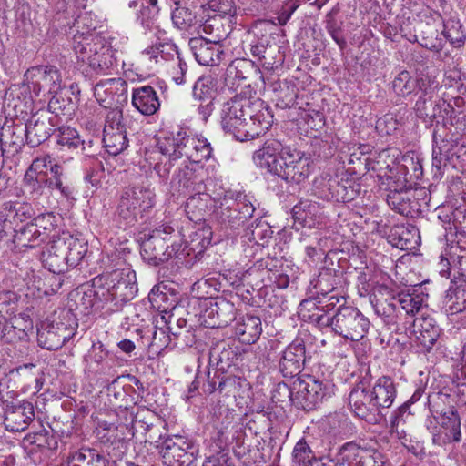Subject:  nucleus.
I'll return each mask as SVG.
<instances>
[{
	"instance_id": "48",
	"label": "nucleus",
	"mask_w": 466,
	"mask_h": 466,
	"mask_svg": "<svg viewBox=\"0 0 466 466\" xmlns=\"http://www.w3.org/2000/svg\"><path fill=\"white\" fill-rule=\"evenodd\" d=\"M292 462L294 466H319L309 445L303 439L299 440L293 449Z\"/></svg>"
},
{
	"instance_id": "52",
	"label": "nucleus",
	"mask_w": 466,
	"mask_h": 466,
	"mask_svg": "<svg viewBox=\"0 0 466 466\" xmlns=\"http://www.w3.org/2000/svg\"><path fill=\"white\" fill-rule=\"evenodd\" d=\"M272 234L271 227L266 221L259 220L255 225H250L246 236L248 240L254 241L257 245L265 246L271 238Z\"/></svg>"
},
{
	"instance_id": "22",
	"label": "nucleus",
	"mask_w": 466,
	"mask_h": 466,
	"mask_svg": "<svg viewBox=\"0 0 466 466\" xmlns=\"http://www.w3.org/2000/svg\"><path fill=\"white\" fill-rule=\"evenodd\" d=\"M305 346L301 339H295L283 351L279 369L284 377L299 374L304 363Z\"/></svg>"
},
{
	"instance_id": "17",
	"label": "nucleus",
	"mask_w": 466,
	"mask_h": 466,
	"mask_svg": "<svg viewBox=\"0 0 466 466\" xmlns=\"http://www.w3.org/2000/svg\"><path fill=\"white\" fill-rule=\"evenodd\" d=\"M188 129L182 127L162 132L157 137V147L169 165L185 157Z\"/></svg>"
},
{
	"instance_id": "43",
	"label": "nucleus",
	"mask_w": 466,
	"mask_h": 466,
	"mask_svg": "<svg viewBox=\"0 0 466 466\" xmlns=\"http://www.w3.org/2000/svg\"><path fill=\"white\" fill-rule=\"evenodd\" d=\"M324 302V299H321L319 296L303 299L299 305V315L305 321L317 326L315 317H329V314L325 313V309L322 308Z\"/></svg>"
},
{
	"instance_id": "21",
	"label": "nucleus",
	"mask_w": 466,
	"mask_h": 466,
	"mask_svg": "<svg viewBox=\"0 0 466 466\" xmlns=\"http://www.w3.org/2000/svg\"><path fill=\"white\" fill-rule=\"evenodd\" d=\"M141 256L150 265L157 266L172 258V252L159 233H152L141 244Z\"/></svg>"
},
{
	"instance_id": "20",
	"label": "nucleus",
	"mask_w": 466,
	"mask_h": 466,
	"mask_svg": "<svg viewBox=\"0 0 466 466\" xmlns=\"http://www.w3.org/2000/svg\"><path fill=\"white\" fill-rule=\"evenodd\" d=\"M349 403L355 416L369 422L377 420V415L380 410L371 398L369 390L359 386L354 388L349 395Z\"/></svg>"
},
{
	"instance_id": "2",
	"label": "nucleus",
	"mask_w": 466,
	"mask_h": 466,
	"mask_svg": "<svg viewBox=\"0 0 466 466\" xmlns=\"http://www.w3.org/2000/svg\"><path fill=\"white\" fill-rule=\"evenodd\" d=\"M253 160L257 167L278 176L288 183L299 184L310 174V161L305 154L284 147L276 139L267 140L255 151Z\"/></svg>"
},
{
	"instance_id": "13",
	"label": "nucleus",
	"mask_w": 466,
	"mask_h": 466,
	"mask_svg": "<svg viewBox=\"0 0 466 466\" xmlns=\"http://www.w3.org/2000/svg\"><path fill=\"white\" fill-rule=\"evenodd\" d=\"M201 317L208 328L225 327L235 320L236 307L223 297L210 299L205 301Z\"/></svg>"
},
{
	"instance_id": "28",
	"label": "nucleus",
	"mask_w": 466,
	"mask_h": 466,
	"mask_svg": "<svg viewBox=\"0 0 466 466\" xmlns=\"http://www.w3.org/2000/svg\"><path fill=\"white\" fill-rule=\"evenodd\" d=\"M132 105L145 116L154 115L160 106V101L156 90L150 86L134 88Z\"/></svg>"
},
{
	"instance_id": "49",
	"label": "nucleus",
	"mask_w": 466,
	"mask_h": 466,
	"mask_svg": "<svg viewBox=\"0 0 466 466\" xmlns=\"http://www.w3.org/2000/svg\"><path fill=\"white\" fill-rule=\"evenodd\" d=\"M360 185L350 180H339L337 177L336 186L332 193V201L350 202L353 200L359 193Z\"/></svg>"
},
{
	"instance_id": "60",
	"label": "nucleus",
	"mask_w": 466,
	"mask_h": 466,
	"mask_svg": "<svg viewBox=\"0 0 466 466\" xmlns=\"http://www.w3.org/2000/svg\"><path fill=\"white\" fill-rule=\"evenodd\" d=\"M193 192L188 194L189 197L186 203V208L187 212H197L201 215L202 211H205L208 207V202L211 197L204 192Z\"/></svg>"
},
{
	"instance_id": "54",
	"label": "nucleus",
	"mask_w": 466,
	"mask_h": 466,
	"mask_svg": "<svg viewBox=\"0 0 466 466\" xmlns=\"http://www.w3.org/2000/svg\"><path fill=\"white\" fill-rule=\"evenodd\" d=\"M365 454L366 451L354 442L344 444L339 451L340 460L348 466H360Z\"/></svg>"
},
{
	"instance_id": "35",
	"label": "nucleus",
	"mask_w": 466,
	"mask_h": 466,
	"mask_svg": "<svg viewBox=\"0 0 466 466\" xmlns=\"http://www.w3.org/2000/svg\"><path fill=\"white\" fill-rule=\"evenodd\" d=\"M142 54L156 63L158 62V57L163 60H174L175 57L177 58V56H181L177 45L166 36L157 37L155 43L142 51Z\"/></svg>"
},
{
	"instance_id": "62",
	"label": "nucleus",
	"mask_w": 466,
	"mask_h": 466,
	"mask_svg": "<svg viewBox=\"0 0 466 466\" xmlns=\"http://www.w3.org/2000/svg\"><path fill=\"white\" fill-rule=\"evenodd\" d=\"M398 302L385 301L376 307V312L380 315L387 324H395L398 321Z\"/></svg>"
},
{
	"instance_id": "11",
	"label": "nucleus",
	"mask_w": 466,
	"mask_h": 466,
	"mask_svg": "<svg viewBox=\"0 0 466 466\" xmlns=\"http://www.w3.org/2000/svg\"><path fill=\"white\" fill-rule=\"evenodd\" d=\"M53 240L47 248L46 252L44 253V262L46 267L48 268L53 275L46 279L50 283V289H45L43 293L46 296H49L56 293L62 287L63 279L60 276L67 268L66 257H65V247L60 244L58 238H55V235H52Z\"/></svg>"
},
{
	"instance_id": "1",
	"label": "nucleus",
	"mask_w": 466,
	"mask_h": 466,
	"mask_svg": "<svg viewBox=\"0 0 466 466\" xmlns=\"http://www.w3.org/2000/svg\"><path fill=\"white\" fill-rule=\"evenodd\" d=\"M260 99L236 95L223 104L220 118L222 128L237 140H252L271 127L273 116L268 109L261 110Z\"/></svg>"
},
{
	"instance_id": "5",
	"label": "nucleus",
	"mask_w": 466,
	"mask_h": 466,
	"mask_svg": "<svg viewBox=\"0 0 466 466\" xmlns=\"http://www.w3.org/2000/svg\"><path fill=\"white\" fill-rule=\"evenodd\" d=\"M317 327L329 329L334 334L352 341L362 339L368 333L370 322L357 308L339 305L329 317H315Z\"/></svg>"
},
{
	"instance_id": "18",
	"label": "nucleus",
	"mask_w": 466,
	"mask_h": 466,
	"mask_svg": "<svg viewBox=\"0 0 466 466\" xmlns=\"http://www.w3.org/2000/svg\"><path fill=\"white\" fill-rule=\"evenodd\" d=\"M4 424L8 431H24L35 419V409L27 400L4 401Z\"/></svg>"
},
{
	"instance_id": "50",
	"label": "nucleus",
	"mask_w": 466,
	"mask_h": 466,
	"mask_svg": "<svg viewBox=\"0 0 466 466\" xmlns=\"http://www.w3.org/2000/svg\"><path fill=\"white\" fill-rule=\"evenodd\" d=\"M441 428L447 441L459 442L461 441V420L457 413L451 412L450 415H443L441 418Z\"/></svg>"
},
{
	"instance_id": "3",
	"label": "nucleus",
	"mask_w": 466,
	"mask_h": 466,
	"mask_svg": "<svg viewBox=\"0 0 466 466\" xmlns=\"http://www.w3.org/2000/svg\"><path fill=\"white\" fill-rule=\"evenodd\" d=\"M96 26L88 25L73 38V49L82 66L86 65L96 74H107L116 64L115 51L99 36L92 33Z\"/></svg>"
},
{
	"instance_id": "58",
	"label": "nucleus",
	"mask_w": 466,
	"mask_h": 466,
	"mask_svg": "<svg viewBox=\"0 0 466 466\" xmlns=\"http://www.w3.org/2000/svg\"><path fill=\"white\" fill-rule=\"evenodd\" d=\"M397 302L399 308L403 309L407 315L410 316H414L419 313L423 306V299L419 295H400Z\"/></svg>"
},
{
	"instance_id": "30",
	"label": "nucleus",
	"mask_w": 466,
	"mask_h": 466,
	"mask_svg": "<svg viewBox=\"0 0 466 466\" xmlns=\"http://www.w3.org/2000/svg\"><path fill=\"white\" fill-rule=\"evenodd\" d=\"M56 144L60 151L69 150L72 153L78 154L80 152L84 153L86 146L91 147L92 140L86 142L80 137L76 129L70 127H62L58 129Z\"/></svg>"
},
{
	"instance_id": "12",
	"label": "nucleus",
	"mask_w": 466,
	"mask_h": 466,
	"mask_svg": "<svg viewBox=\"0 0 466 466\" xmlns=\"http://www.w3.org/2000/svg\"><path fill=\"white\" fill-rule=\"evenodd\" d=\"M75 329L65 322L46 319L37 329L38 345L48 350H56L73 338Z\"/></svg>"
},
{
	"instance_id": "41",
	"label": "nucleus",
	"mask_w": 466,
	"mask_h": 466,
	"mask_svg": "<svg viewBox=\"0 0 466 466\" xmlns=\"http://www.w3.org/2000/svg\"><path fill=\"white\" fill-rule=\"evenodd\" d=\"M46 187H47L46 174H37L26 170L24 177L23 190L29 198H39L44 194Z\"/></svg>"
},
{
	"instance_id": "9",
	"label": "nucleus",
	"mask_w": 466,
	"mask_h": 466,
	"mask_svg": "<svg viewBox=\"0 0 466 466\" xmlns=\"http://www.w3.org/2000/svg\"><path fill=\"white\" fill-rule=\"evenodd\" d=\"M158 448L166 466H189L196 459L194 443L186 436L176 434L164 437Z\"/></svg>"
},
{
	"instance_id": "29",
	"label": "nucleus",
	"mask_w": 466,
	"mask_h": 466,
	"mask_svg": "<svg viewBox=\"0 0 466 466\" xmlns=\"http://www.w3.org/2000/svg\"><path fill=\"white\" fill-rule=\"evenodd\" d=\"M228 199H235V192L226 191L223 198H214L216 202L215 214L216 217L223 224H228L230 227H238L244 224L241 214L238 212V207H231Z\"/></svg>"
},
{
	"instance_id": "23",
	"label": "nucleus",
	"mask_w": 466,
	"mask_h": 466,
	"mask_svg": "<svg viewBox=\"0 0 466 466\" xmlns=\"http://www.w3.org/2000/svg\"><path fill=\"white\" fill-rule=\"evenodd\" d=\"M369 390L380 410L391 407L397 396L396 383L390 376L378 378Z\"/></svg>"
},
{
	"instance_id": "32",
	"label": "nucleus",
	"mask_w": 466,
	"mask_h": 466,
	"mask_svg": "<svg viewBox=\"0 0 466 466\" xmlns=\"http://www.w3.org/2000/svg\"><path fill=\"white\" fill-rule=\"evenodd\" d=\"M212 156V147L207 138L194 136L188 130L185 157L191 163L200 165L202 161L209 159Z\"/></svg>"
},
{
	"instance_id": "25",
	"label": "nucleus",
	"mask_w": 466,
	"mask_h": 466,
	"mask_svg": "<svg viewBox=\"0 0 466 466\" xmlns=\"http://www.w3.org/2000/svg\"><path fill=\"white\" fill-rule=\"evenodd\" d=\"M413 334L419 345L430 350L440 336V329L433 319L421 316L413 321Z\"/></svg>"
},
{
	"instance_id": "63",
	"label": "nucleus",
	"mask_w": 466,
	"mask_h": 466,
	"mask_svg": "<svg viewBox=\"0 0 466 466\" xmlns=\"http://www.w3.org/2000/svg\"><path fill=\"white\" fill-rule=\"evenodd\" d=\"M142 5H144L141 11V23L146 27H151L150 22L153 20L159 12V7L157 6V0H142Z\"/></svg>"
},
{
	"instance_id": "47",
	"label": "nucleus",
	"mask_w": 466,
	"mask_h": 466,
	"mask_svg": "<svg viewBox=\"0 0 466 466\" xmlns=\"http://www.w3.org/2000/svg\"><path fill=\"white\" fill-rule=\"evenodd\" d=\"M216 83L211 76H200L193 86V98L196 101L213 100L216 93Z\"/></svg>"
},
{
	"instance_id": "51",
	"label": "nucleus",
	"mask_w": 466,
	"mask_h": 466,
	"mask_svg": "<svg viewBox=\"0 0 466 466\" xmlns=\"http://www.w3.org/2000/svg\"><path fill=\"white\" fill-rule=\"evenodd\" d=\"M442 35L455 47L464 44L466 35L459 20L449 18L443 22Z\"/></svg>"
},
{
	"instance_id": "55",
	"label": "nucleus",
	"mask_w": 466,
	"mask_h": 466,
	"mask_svg": "<svg viewBox=\"0 0 466 466\" xmlns=\"http://www.w3.org/2000/svg\"><path fill=\"white\" fill-rule=\"evenodd\" d=\"M422 95L420 96L415 104V111L419 117L426 119L432 118L435 116V106L431 100V92L428 91L427 86L423 87Z\"/></svg>"
},
{
	"instance_id": "46",
	"label": "nucleus",
	"mask_w": 466,
	"mask_h": 466,
	"mask_svg": "<svg viewBox=\"0 0 466 466\" xmlns=\"http://www.w3.org/2000/svg\"><path fill=\"white\" fill-rule=\"evenodd\" d=\"M337 177L329 173H322L315 177L312 186V194L319 199L331 201Z\"/></svg>"
},
{
	"instance_id": "61",
	"label": "nucleus",
	"mask_w": 466,
	"mask_h": 466,
	"mask_svg": "<svg viewBox=\"0 0 466 466\" xmlns=\"http://www.w3.org/2000/svg\"><path fill=\"white\" fill-rule=\"evenodd\" d=\"M171 19L177 28L186 30L193 25L195 15L188 8L178 6L172 11Z\"/></svg>"
},
{
	"instance_id": "40",
	"label": "nucleus",
	"mask_w": 466,
	"mask_h": 466,
	"mask_svg": "<svg viewBox=\"0 0 466 466\" xmlns=\"http://www.w3.org/2000/svg\"><path fill=\"white\" fill-rule=\"evenodd\" d=\"M66 466H106V460L94 449L82 448L68 457Z\"/></svg>"
},
{
	"instance_id": "42",
	"label": "nucleus",
	"mask_w": 466,
	"mask_h": 466,
	"mask_svg": "<svg viewBox=\"0 0 466 466\" xmlns=\"http://www.w3.org/2000/svg\"><path fill=\"white\" fill-rule=\"evenodd\" d=\"M209 365L216 366L218 370H224L233 364L235 352L224 342L218 343L209 350Z\"/></svg>"
},
{
	"instance_id": "15",
	"label": "nucleus",
	"mask_w": 466,
	"mask_h": 466,
	"mask_svg": "<svg viewBox=\"0 0 466 466\" xmlns=\"http://www.w3.org/2000/svg\"><path fill=\"white\" fill-rule=\"evenodd\" d=\"M94 96L103 107L118 110L127 101V84L122 78L101 81L95 86Z\"/></svg>"
},
{
	"instance_id": "37",
	"label": "nucleus",
	"mask_w": 466,
	"mask_h": 466,
	"mask_svg": "<svg viewBox=\"0 0 466 466\" xmlns=\"http://www.w3.org/2000/svg\"><path fill=\"white\" fill-rule=\"evenodd\" d=\"M105 292L106 291L101 289V288L95 287L93 279L92 285L87 287L80 296L76 303L77 307L84 312V314H89L93 310L103 309L107 305L105 299Z\"/></svg>"
},
{
	"instance_id": "24",
	"label": "nucleus",
	"mask_w": 466,
	"mask_h": 466,
	"mask_svg": "<svg viewBox=\"0 0 466 466\" xmlns=\"http://www.w3.org/2000/svg\"><path fill=\"white\" fill-rule=\"evenodd\" d=\"M33 323L30 319L15 316L6 321L2 329L1 339L4 343L15 344L28 339V332L32 331Z\"/></svg>"
},
{
	"instance_id": "44",
	"label": "nucleus",
	"mask_w": 466,
	"mask_h": 466,
	"mask_svg": "<svg viewBox=\"0 0 466 466\" xmlns=\"http://www.w3.org/2000/svg\"><path fill=\"white\" fill-rule=\"evenodd\" d=\"M426 81L422 78L413 79L408 71H401L393 81V89L399 96H408L412 93L416 87L423 90Z\"/></svg>"
},
{
	"instance_id": "59",
	"label": "nucleus",
	"mask_w": 466,
	"mask_h": 466,
	"mask_svg": "<svg viewBox=\"0 0 466 466\" xmlns=\"http://www.w3.org/2000/svg\"><path fill=\"white\" fill-rule=\"evenodd\" d=\"M336 278L329 272L319 274L314 288L317 290V296L321 299H326L330 293L335 291Z\"/></svg>"
},
{
	"instance_id": "31",
	"label": "nucleus",
	"mask_w": 466,
	"mask_h": 466,
	"mask_svg": "<svg viewBox=\"0 0 466 466\" xmlns=\"http://www.w3.org/2000/svg\"><path fill=\"white\" fill-rule=\"evenodd\" d=\"M107 355L102 342H94L84 357L85 371L89 374H105L108 368Z\"/></svg>"
},
{
	"instance_id": "53",
	"label": "nucleus",
	"mask_w": 466,
	"mask_h": 466,
	"mask_svg": "<svg viewBox=\"0 0 466 466\" xmlns=\"http://www.w3.org/2000/svg\"><path fill=\"white\" fill-rule=\"evenodd\" d=\"M51 177H46V186L49 189H57L64 197H70L72 194V188L68 185H65L63 167L55 163L51 165L50 168Z\"/></svg>"
},
{
	"instance_id": "39",
	"label": "nucleus",
	"mask_w": 466,
	"mask_h": 466,
	"mask_svg": "<svg viewBox=\"0 0 466 466\" xmlns=\"http://www.w3.org/2000/svg\"><path fill=\"white\" fill-rule=\"evenodd\" d=\"M410 190H390L387 195L389 207L402 216H412L416 209Z\"/></svg>"
},
{
	"instance_id": "4",
	"label": "nucleus",
	"mask_w": 466,
	"mask_h": 466,
	"mask_svg": "<svg viewBox=\"0 0 466 466\" xmlns=\"http://www.w3.org/2000/svg\"><path fill=\"white\" fill-rule=\"evenodd\" d=\"M94 284L106 291V302L113 311L120 310L137 292L136 272L129 268L100 274L94 278Z\"/></svg>"
},
{
	"instance_id": "56",
	"label": "nucleus",
	"mask_w": 466,
	"mask_h": 466,
	"mask_svg": "<svg viewBox=\"0 0 466 466\" xmlns=\"http://www.w3.org/2000/svg\"><path fill=\"white\" fill-rule=\"evenodd\" d=\"M7 214L5 220H12L14 223L23 222L33 215L30 205L25 203H8L6 205Z\"/></svg>"
},
{
	"instance_id": "34",
	"label": "nucleus",
	"mask_w": 466,
	"mask_h": 466,
	"mask_svg": "<svg viewBox=\"0 0 466 466\" xmlns=\"http://www.w3.org/2000/svg\"><path fill=\"white\" fill-rule=\"evenodd\" d=\"M57 238L60 244L66 248L65 257H66L67 266H77L87 251L86 243L67 232H63Z\"/></svg>"
},
{
	"instance_id": "19",
	"label": "nucleus",
	"mask_w": 466,
	"mask_h": 466,
	"mask_svg": "<svg viewBox=\"0 0 466 466\" xmlns=\"http://www.w3.org/2000/svg\"><path fill=\"white\" fill-rule=\"evenodd\" d=\"M188 46L196 61L202 66L218 65L224 55L220 42L202 36L191 38Z\"/></svg>"
},
{
	"instance_id": "8",
	"label": "nucleus",
	"mask_w": 466,
	"mask_h": 466,
	"mask_svg": "<svg viewBox=\"0 0 466 466\" xmlns=\"http://www.w3.org/2000/svg\"><path fill=\"white\" fill-rule=\"evenodd\" d=\"M25 77L35 96H40L41 93L53 95L48 106L56 109V104L58 103L56 95L61 88V76L57 68L53 66H34L25 72Z\"/></svg>"
},
{
	"instance_id": "36",
	"label": "nucleus",
	"mask_w": 466,
	"mask_h": 466,
	"mask_svg": "<svg viewBox=\"0 0 466 466\" xmlns=\"http://www.w3.org/2000/svg\"><path fill=\"white\" fill-rule=\"evenodd\" d=\"M444 303L447 314L455 315L466 310V281L451 282Z\"/></svg>"
},
{
	"instance_id": "45",
	"label": "nucleus",
	"mask_w": 466,
	"mask_h": 466,
	"mask_svg": "<svg viewBox=\"0 0 466 466\" xmlns=\"http://www.w3.org/2000/svg\"><path fill=\"white\" fill-rule=\"evenodd\" d=\"M149 417L153 416L147 412V414L137 413L132 420L130 431L133 437L143 441L145 442H152L154 440L151 431L154 430V425L149 421Z\"/></svg>"
},
{
	"instance_id": "27",
	"label": "nucleus",
	"mask_w": 466,
	"mask_h": 466,
	"mask_svg": "<svg viewBox=\"0 0 466 466\" xmlns=\"http://www.w3.org/2000/svg\"><path fill=\"white\" fill-rule=\"evenodd\" d=\"M50 119L46 116L34 115L25 125V137L27 143L32 147L46 141L54 130Z\"/></svg>"
},
{
	"instance_id": "16",
	"label": "nucleus",
	"mask_w": 466,
	"mask_h": 466,
	"mask_svg": "<svg viewBox=\"0 0 466 466\" xmlns=\"http://www.w3.org/2000/svg\"><path fill=\"white\" fill-rule=\"evenodd\" d=\"M121 118L120 110L111 111L104 127L103 143L106 151L113 156H117L128 146L126 127L121 123Z\"/></svg>"
},
{
	"instance_id": "57",
	"label": "nucleus",
	"mask_w": 466,
	"mask_h": 466,
	"mask_svg": "<svg viewBox=\"0 0 466 466\" xmlns=\"http://www.w3.org/2000/svg\"><path fill=\"white\" fill-rule=\"evenodd\" d=\"M231 207H238V212L241 214L244 223L248 218H251L255 212V207L251 201V197L243 193H235V199H228Z\"/></svg>"
},
{
	"instance_id": "6",
	"label": "nucleus",
	"mask_w": 466,
	"mask_h": 466,
	"mask_svg": "<svg viewBox=\"0 0 466 466\" xmlns=\"http://www.w3.org/2000/svg\"><path fill=\"white\" fill-rule=\"evenodd\" d=\"M278 389L287 393L293 405L303 410H311L334 394L335 385L329 380L308 376L295 380L290 387L279 384Z\"/></svg>"
},
{
	"instance_id": "14",
	"label": "nucleus",
	"mask_w": 466,
	"mask_h": 466,
	"mask_svg": "<svg viewBox=\"0 0 466 466\" xmlns=\"http://www.w3.org/2000/svg\"><path fill=\"white\" fill-rule=\"evenodd\" d=\"M171 187L179 195L205 190L203 166L189 162L180 167L174 174Z\"/></svg>"
},
{
	"instance_id": "38",
	"label": "nucleus",
	"mask_w": 466,
	"mask_h": 466,
	"mask_svg": "<svg viewBox=\"0 0 466 466\" xmlns=\"http://www.w3.org/2000/svg\"><path fill=\"white\" fill-rule=\"evenodd\" d=\"M296 219L300 220L305 227H315L323 220V211L316 202L302 201L293 208Z\"/></svg>"
},
{
	"instance_id": "7",
	"label": "nucleus",
	"mask_w": 466,
	"mask_h": 466,
	"mask_svg": "<svg viewBox=\"0 0 466 466\" xmlns=\"http://www.w3.org/2000/svg\"><path fill=\"white\" fill-rule=\"evenodd\" d=\"M155 204L156 194L149 187H127L121 192L116 215L126 224L132 225L139 215L150 210Z\"/></svg>"
},
{
	"instance_id": "64",
	"label": "nucleus",
	"mask_w": 466,
	"mask_h": 466,
	"mask_svg": "<svg viewBox=\"0 0 466 466\" xmlns=\"http://www.w3.org/2000/svg\"><path fill=\"white\" fill-rule=\"evenodd\" d=\"M187 71V65L184 59L177 56V58L174 61V65L171 68L170 74L173 81L177 85H183L186 82V74Z\"/></svg>"
},
{
	"instance_id": "26",
	"label": "nucleus",
	"mask_w": 466,
	"mask_h": 466,
	"mask_svg": "<svg viewBox=\"0 0 466 466\" xmlns=\"http://www.w3.org/2000/svg\"><path fill=\"white\" fill-rule=\"evenodd\" d=\"M388 238L392 246L402 250H412L420 242V232L413 225H395Z\"/></svg>"
},
{
	"instance_id": "10",
	"label": "nucleus",
	"mask_w": 466,
	"mask_h": 466,
	"mask_svg": "<svg viewBox=\"0 0 466 466\" xmlns=\"http://www.w3.org/2000/svg\"><path fill=\"white\" fill-rule=\"evenodd\" d=\"M55 216L38 217L35 223H29L16 231L15 241L18 247L34 248L46 241L56 231Z\"/></svg>"
},
{
	"instance_id": "33",
	"label": "nucleus",
	"mask_w": 466,
	"mask_h": 466,
	"mask_svg": "<svg viewBox=\"0 0 466 466\" xmlns=\"http://www.w3.org/2000/svg\"><path fill=\"white\" fill-rule=\"evenodd\" d=\"M262 332L261 320L254 315L242 317L236 324L235 334L245 344L255 343Z\"/></svg>"
}]
</instances>
